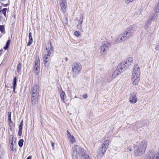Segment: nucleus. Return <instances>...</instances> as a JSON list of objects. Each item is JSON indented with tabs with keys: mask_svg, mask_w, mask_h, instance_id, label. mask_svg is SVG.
I'll use <instances>...</instances> for the list:
<instances>
[{
	"mask_svg": "<svg viewBox=\"0 0 159 159\" xmlns=\"http://www.w3.org/2000/svg\"><path fill=\"white\" fill-rule=\"evenodd\" d=\"M72 156L75 157H80L81 159H92L91 157L87 154L86 151L80 146L74 145Z\"/></svg>",
	"mask_w": 159,
	"mask_h": 159,
	"instance_id": "f257e3e1",
	"label": "nucleus"
},
{
	"mask_svg": "<svg viewBox=\"0 0 159 159\" xmlns=\"http://www.w3.org/2000/svg\"><path fill=\"white\" fill-rule=\"evenodd\" d=\"M109 143V140H105L100 147L97 153V157L98 158H101L103 156L108 148Z\"/></svg>",
	"mask_w": 159,
	"mask_h": 159,
	"instance_id": "f03ea898",
	"label": "nucleus"
},
{
	"mask_svg": "<svg viewBox=\"0 0 159 159\" xmlns=\"http://www.w3.org/2000/svg\"><path fill=\"white\" fill-rule=\"evenodd\" d=\"M82 69V66L78 62H74L72 66V72L74 76H76L80 73Z\"/></svg>",
	"mask_w": 159,
	"mask_h": 159,
	"instance_id": "7ed1b4c3",
	"label": "nucleus"
},
{
	"mask_svg": "<svg viewBox=\"0 0 159 159\" xmlns=\"http://www.w3.org/2000/svg\"><path fill=\"white\" fill-rule=\"evenodd\" d=\"M39 90L37 84H34L30 90L31 95L39 96Z\"/></svg>",
	"mask_w": 159,
	"mask_h": 159,
	"instance_id": "20e7f679",
	"label": "nucleus"
},
{
	"mask_svg": "<svg viewBox=\"0 0 159 159\" xmlns=\"http://www.w3.org/2000/svg\"><path fill=\"white\" fill-rule=\"evenodd\" d=\"M34 63V71L35 75H38L39 74L40 70V60L39 58H37L35 60Z\"/></svg>",
	"mask_w": 159,
	"mask_h": 159,
	"instance_id": "39448f33",
	"label": "nucleus"
},
{
	"mask_svg": "<svg viewBox=\"0 0 159 159\" xmlns=\"http://www.w3.org/2000/svg\"><path fill=\"white\" fill-rule=\"evenodd\" d=\"M110 46V44L107 41H104L103 43H102V45L101 46L100 48L101 52L104 53V54L106 53Z\"/></svg>",
	"mask_w": 159,
	"mask_h": 159,
	"instance_id": "423d86ee",
	"label": "nucleus"
},
{
	"mask_svg": "<svg viewBox=\"0 0 159 159\" xmlns=\"http://www.w3.org/2000/svg\"><path fill=\"white\" fill-rule=\"evenodd\" d=\"M46 50L48 56H52L53 55V50L51 43H49L47 44L46 46Z\"/></svg>",
	"mask_w": 159,
	"mask_h": 159,
	"instance_id": "0eeeda50",
	"label": "nucleus"
},
{
	"mask_svg": "<svg viewBox=\"0 0 159 159\" xmlns=\"http://www.w3.org/2000/svg\"><path fill=\"white\" fill-rule=\"evenodd\" d=\"M147 146V143L145 141H143L140 143L137 146L136 148L141 150H143L144 152Z\"/></svg>",
	"mask_w": 159,
	"mask_h": 159,
	"instance_id": "6e6552de",
	"label": "nucleus"
},
{
	"mask_svg": "<svg viewBox=\"0 0 159 159\" xmlns=\"http://www.w3.org/2000/svg\"><path fill=\"white\" fill-rule=\"evenodd\" d=\"M140 77V75H132L131 79L132 84L134 85H137L139 81Z\"/></svg>",
	"mask_w": 159,
	"mask_h": 159,
	"instance_id": "1a4fd4ad",
	"label": "nucleus"
},
{
	"mask_svg": "<svg viewBox=\"0 0 159 159\" xmlns=\"http://www.w3.org/2000/svg\"><path fill=\"white\" fill-rule=\"evenodd\" d=\"M126 39V38L123 34L122 33L118 35L116 40L115 42L116 43H121L124 42Z\"/></svg>",
	"mask_w": 159,
	"mask_h": 159,
	"instance_id": "9d476101",
	"label": "nucleus"
},
{
	"mask_svg": "<svg viewBox=\"0 0 159 159\" xmlns=\"http://www.w3.org/2000/svg\"><path fill=\"white\" fill-rule=\"evenodd\" d=\"M136 93H131L129 98V101L130 103L132 104L135 103L137 101V98L136 97Z\"/></svg>",
	"mask_w": 159,
	"mask_h": 159,
	"instance_id": "9b49d317",
	"label": "nucleus"
},
{
	"mask_svg": "<svg viewBox=\"0 0 159 159\" xmlns=\"http://www.w3.org/2000/svg\"><path fill=\"white\" fill-rule=\"evenodd\" d=\"M140 71L139 66L138 65H135L134 68L132 75H140Z\"/></svg>",
	"mask_w": 159,
	"mask_h": 159,
	"instance_id": "f8f14e48",
	"label": "nucleus"
},
{
	"mask_svg": "<svg viewBox=\"0 0 159 159\" xmlns=\"http://www.w3.org/2000/svg\"><path fill=\"white\" fill-rule=\"evenodd\" d=\"M127 68V67L123 62L120 63L117 67V69L120 72L124 71Z\"/></svg>",
	"mask_w": 159,
	"mask_h": 159,
	"instance_id": "ddd939ff",
	"label": "nucleus"
},
{
	"mask_svg": "<svg viewBox=\"0 0 159 159\" xmlns=\"http://www.w3.org/2000/svg\"><path fill=\"white\" fill-rule=\"evenodd\" d=\"M133 61V58L131 57H129L126 59L123 62L124 63L126 66L128 68V67L131 65Z\"/></svg>",
	"mask_w": 159,
	"mask_h": 159,
	"instance_id": "4468645a",
	"label": "nucleus"
},
{
	"mask_svg": "<svg viewBox=\"0 0 159 159\" xmlns=\"http://www.w3.org/2000/svg\"><path fill=\"white\" fill-rule=\"evenodd\" d=\"M39 96L31 95V101L32 104L35 105L37 102Z\"/></svg>",
	"mask_w": 159,
	"mask_h": 159,
	"instance_id": "2eb2a0df",
	"label": "nucleus"
},
{
	"mask_svg": "<svg viewBox=\"0 0 159 159\" xmlns=\"http://www.w3.org/2000/svg\"><path fill=\"white\" fill-rule=\"evenodd\" d=\"M137 27L135 25H132L129 26L127 29L133 35V34L136 31Z\"/></svg>",
	"mask_w": 159,
	"mask_h": 159,
	"instance_id": "dca6fc26",
	"label": "nucleus"
},
{
	"mask_svg": "<svg viewBox=\"0 0 159 159\" xmlns=\"http://www.w3.org/2000/svg\"><path fill=\"white\" fill-rule=\"evenodd\" d=\"M10 141H11L10 145V148L12 151H15L16 148V143L15 141L13 142L11 139H10Z\"/></svg>",
	"mask_w": 159,
	"mask_h": 159,
	"instance_id": "f3484780",
	"label": "nucleus"
},
{
	"mask_svg": "<svg viewBox=\"0 0 159 159\" xmlns=\"http://www.w3.org/2000/svg\"><path fill=\"white\" fill-rule=\"evenodd\" d=\"M143 150H140L137 148L134 151V155L135 156H139L143 154L144 152H143Z\"/></svg>",
	"mask_w": 159,
	"mask_h": 159,
	"instance_id": "a211bd4d",
	"label": "nucleus"
},
{
	"mask_svg": "<svg viewBox=\"0 0 159 159\" xmlns=\"http://www.w3.org/2000/svg\"><path fill=\"white\" fill-rule=\"evenodd\" d=\"M60 6L61 7V10L63 12H65L66 11V2H61L60 4Z\"/></svg>",
	"mask_w": 159,
	"mask_h": 159,
	"instance_id": "6ab92c4d",
	"label": "nucleus"
},
{
	"mask_svg": "<svg viewBox=\"0 0 159 159\" xmlns=\"http://www.w3.org/2000/svg\"><path fill=\"white\" fill-rule=\"evenodd\" d=\"M123 34L126 39L129 38L132 35V34L129 31H128L127 29L124 31Z\"/></svg>",
	"mask_w": 159,
	"mask_h": 159,
	"instance_id": "aec40b11",
	"label": "nucleus"
},
{
	"mask_svg": "<svg viewBox=\"0 0 159 159\" xmlns=\"http://www.w3.org/2000/svg\"><path fill=\"white\" fill-rule=\"evenodd\" d=\"M51 56H49L48 55V54L45 55L43 57L44 63L45 64H46L47 62L51 60Z\"/></svg>",
	"mask_w": 159,
	"mask_h": 159,
	"instance_id": "412c9836",
	"label": "nucleus"
},
{
	"mask_svg": "<svg viewBox=\"0 0 159 159\" xmlns=\"http://www.w3.org/2000/svg\"><path fill=\"white\" fill-rule=\"evenodd\" d=\"M121 72L117 69L115 70L112 75V77L113 78H115Z\"/></svg>",
	"mask_w": 159,
	"mask_h": 159,
	"instance_id": "4be33fe9",
	"label": "nucleus"
},
{
	"mask_svg": "<svg viewBox=\"0 0 159 159\" xmlns=\"http://www.w3.org/2000/svg\"><path fill=\"white\" fill-rule=\"evenodd\" d=\"M60 97L61 100L64 102H65V99L66 98L65 93L64 91H62L60 93Z\"/></svg>",
	"mask_w": 159,
	"mask_h": 159,
	"instance_id": "5701e85b",
	"label": "nucleus"
},
{
	"mask_svg": "<svg viewBox=\"0 0 159 159\" xmlns=\"http://www.w3.org/2000/svg\"><path fill=\"white\" fill-rule=\"evenodd\" d=\"M16 81H17V79L16 77L14 78L13 81V91L15 92V89L16 88Z\"/></svg>",
	"mask_w": 159,
	"mask_h": 159,
	"instance_id": "b1692460",
	"label": "nucleus"
},
{
	"mask_svg": "<svg viewBox=\"0 0 159 159\" xmlns=\"http://www.w3.org/2000/svg\"><path fill=\"white\" fill-rule=\"evenodd\" d=\"M155 157V155L152 153L147 157H145L144 159H154Z\"/></svg>",
	"mask_w": 159,
	"mask_h": 159,
	"instance_id": "393cba45",
	"label": "nucleus"
},
{
	"mask_svg": "<svg viewBox=\"0 0 159 159\" xmlns=\"http://www.w3.org/2000/svg\"><path fill=\"white\" fill-rule=\"evenodd\" d=\"M151 24V21L150 19H148L146 22V25L144 26L145 28L147 29L150 25Z\"/></svg>",
	"mask_w": 159,
	"mask_h": 159,
	"instance_id": "a878e982",
	"label": "nucleus"
},
{
	"mask_svg": "<svg viewBox=\"0 0 159 159\" xmlns=\"http://www.w3.org/2000/svg\"><path fill=\"white\" fill-rule=\"evenodd\" d=\"M7 10V9L6 8H5L3 9L2 10L0 11V15L2 16V15L3 14L4 15L5 17L6 16V11Z\"/></svg>",
	"mask_w": 159,
	"mask_h": 159,
	"instance_id": "bb28decb",
	"label": "nucleus"
},
{
	"mask_svg": "<svg viewBox=\"0 0 159 159\" xmlns=\"http://www.w3.org/2000/svg\"><path fill=\"white\" fill-rule=\"evenodd\" d=\"M154 11L156 13L159 12V0L157 2V4L154 7Z\"/></svg>",
	"mask_w": 159,
	"mask_h": 159,
	"instance_id": "cd10ccee",
	"label": "nucleus"
},
{
	"mask_svg": "<svg viewBox=\"0 0 159 159\" xmlns=\"http://www.w3.org/2000/svg\"><path fill=\"white\" fill-rule=\"evenodd\" d=\"M21 64L19 63L17 65V71L18 73H19L21 70Z\"/></svg>",
	"mask_w": 159,
	"mask_h": 159,
	"instance_id": "c85d7f7f",
	"label": "nucleus"
},
{
	"mask_svg": "<svg viewBox=\"0 0 159 159\" xmlns=\"http://www.w3.org/2000/svg\"><path fill=\"white\" fill-rule=\"evenodd\" d=\"M10 41L9 40H8L6 43V45L4 47L3 49L5 50H7L8 48V47L10 45Z\"/></svg>",
	"mask_w": 159,
	"mask_h": 159,
	"instance_id": "c756f323",
	"label": "nucleus"
},
{
	"mask_svg": "<svg viewBox=\"0 0 159 159\" xmlns=\"http://www.w3.org/2000/svg\"><path fill=\"white\" fill-rule=\"evenodd\" d=\"M24 140L23 139H20L18 142V145L20 147H22L23 145Z\"/></svg>",
	"mask_w": 159,
	"mask_h": 159,
	"instance_id": "7c9ffc66",
	"label": "nucleus"
},
{
	"mask_svg": "<svg viewBox=\"0 0 159 159\" xmlns=\"http://www.w3.org/2000/svg\"><path fill=\"white\" fill-rule=\"evenodd\" d=\"M70 143H71L73 144L75 142V137L73 136L71 138L69 139Z\"/></svg>",
	"mask_w": 159,
	"mask_h": 159,
	"instance_id": "2f4dec72",
	"label": "nucleus"
},
{
	"mask_svg": "<svg viewBox=\"0 0 159 159\" xmlns=\"http://www.w3.org/2000/svg\"><path fill=\"white\" fill-rule=\"evenodd\" d=\"M158 18L157 15L155 14L152 17L151 19L152 20L155 21L157 20Z\"/></svg>",
	"mask_w": 159,
	"mask_h": 159,
	"instance_id": "473e14b6",
	"label": "nucleus"
},
{
	"mask_svg": "<svg viewBox=\"0 0 159 159\" xmlns=\"http://www.w3.org/2000/svg\"><path fill=\"white\" fill-rule=\"evenodd\" d=\"M83 22V17L82 16H81L80 19H79L78 21V24L82 25Z\"/></svg>",
	"mask_w": 159,
	"mask_h": 159,
	"instance_id": "72a5a7b5",
	"label": "nucleus"
},
{
	"mask_svg": "<svg viewBox=\"0 0 159 159\" xmlns=\"http://www.w3.org/2000/svg\"><path fill=\"white\" fill-rule=\"evenodd\" d=\"M0 31L2 33H4V27L2 25H0Z\"/></svg>",
	"mask_w": 159,
	"mask_h": 159,
	"instance_id": "f704fd0d",
	"label": "nucleus"
},
{
	"mask_svg": "<svg viewBox=\"0 0 159 159\" xmlns=\"http://www.w3.org/2000/svg\"><path fill=\"white\" fill-rule=\"evenodd\" d=\"M23 125V120H22L19 126V130H22V127Z\"/></svg>",
	"mask_w": 159,
	"mask_h": 159,
	"instance_id": "c9c22d12",
	"label": "nucleus"
},
{
	"mask_svg": "<svg viewBox=\"0 0 159 159\" xmlns=\"http://www.w3.org/2000/svg\"><path fill=\"white\" fill-rule=\"evenodd\" d=\"M67 135L69 139L71 138L72 136H73L71 135L70 133L68 131H67Z\"/></svg>",
	"mask_w": 159,
	"mask_h": 159,
	"instance_id": "e433bc0d",
	"label": "nucleus"
},
{
	"mask_svg": "<svg viewBox=\"0 0 159 159\" xmlns=\"http://www.w3.org/2000/svg\"><path fill=\"white\" fill-rule=\"evenodd\" d=\"M74 34L75 35V36L77 37H78L80 35V33H79V32L78 31H75L74 32Z\"/></svg>",
	"mask_w": 159,
	"mask_h": 159,
	"instance_id": "4c0bfd02",
	"label": "nucleus"
},
{
	"mask_svg": "<svg viewBox=\"0 0 159 159\" xmlns=\"http://www.w3.org/2000/svg\"><path fill=\"white\" fill-rule=\"evenodd\" d=\"M77 28L78 29H79L80 30H81L82 28V25L78 24L77 25Z\"/></svg>",
	"mask_w": 159,
	"mask_h": 159,
	"instance_id": "58836bf2",
	"label": "nucleus"
},
{
	"mask_svg": "<svg viewBox=\"0 0 159 159\" xmlns=\"http://www.w3.org/2000/svg\"><path fill=\"white\" fill-rule=\"evenodd\" d=\"M33 41L30 40H29L28 43L27 44V46H30L32 44Z\"/></svg>",
	"mask_w": 159,
	"mask_h": 159,
	"instance_id": "ea45409f",
	"label": "nucleus"
},
{
	"mask_svg": "<svg viewBox=\"0 0 159 159\" xmlns=\"http://www.w3.org/2000/svg\"><path fill=\"white\" fill-rule=\"evenodd\" d=\"M155 49L156 51H159V44L157 45L155 47Z\"/></svg>",
	"mask_w": 159,
	"mask_h": 159,
	"instance_id": "a19ab883",
	"label": "nucleus"
},
{
	"mask_svg": "<svg viewBox=\"0 0 159 159\" xmlns=\"http://www.w3.org/2000/svg\"><path fill=\"white\" fill-rule=\"evenodd\" d=\"M9 123L10 125L13 124L11 120V117L8 118Z\"/></svg>",
	"mask_w": 159,
	"mask_h": 159,
	"instance_id": "79ce46f5",
	"label": "nucleus"
},
{
	"mask_svg": "<svg viewBox=\"0 0 159 159\" xmlns=\"http://www.w3.org/2000/svg\"><path fill=\"white\" fill-rule=\"evenodd\" d=\"M22 130H19L18 133V135L19 136H21L22 134Z\"/></svg>",
	"mask_w": 159,
	"mask_h": 159,
	"instance_id": "37998d69",
	"label": "nucleus"
},
{
	"mask_svg": "<svg viewBox=\"0 0 159 159\" xmlns=\"http://www.w3.org/2000/svg\"><path fill=\"white\" fill-rule=\"evenodd\" d=\"M130 2H131V1H130L129 0H125V3L126 4H128Z\"/></svg>",
	"mask_w": 159,
	"mask_h": 159,
	"instance_id": "c03bdc74",
	"label": "nucleus"
},
{
	"mask_svg": "<svg viewBox=\"0 0 159 159\" xmlns=\"http://www.w3.org/2000/svg\"><path fill=\"white\" fill-rule=\"evenodd\" d=\"M87 94H85L83 95V98L84 99L86 98H87Z\"/></svg>",
	"mask_w": 159,
	"mask_h": 159,
	"instance_id": "a18cd8bd",
	"label": "nucleus"
},
{
	"mask_svg": "<svg viewBox=\"0 0 159 159\" xmlns=\"http://www.w3.org/2000/svg\"><path fill=\"white\" fill-rule=\"evenodd\" d=\"M156 159H159V152L157 153V155L156 156Z\"/></svg>",
	"mask_w": 159,
	"mask_h": 159,
	"instance_id": "49530a36",
	"label": "nucleus"
},
{
	"mask_svg": "<svg viewBox=\"0 0 159 159\" xmlns=\"http://www.w3.org/2000/svg\"><path fill=\"white\" fill-rule=\"evenodd\" d=\"M8 118H9V117H11V112H8Z\"/></svg>",
	"mask_w": 159,
	"mask_h": 159,
	"instance_id": "de8ad7c7",
	"label": "nucleus"
},
{
	"mask_svg": "<svg viewBox=\"0 0 159 159\" xmlns=\"http://www.w3.org/2000/svg\"><path fill=\"white\" fill-rule=\"evenodd\" d=\"M29 40L33 41V39L32 36L29 37Z\"/></svg>",
	"mask_w": 159,
	"mask_h": 159,
	"instance_id": "09e8293b",
	"label": "nucleus"
},
{
	"mask_svg": "<svg viewBox=\"0 0 159 159\" xmlns=\"http://www.w3.org/2000/svg\"><path fill=\"white\" fill-rule=\"evenodd\" d=\"M32 36V34L30 32L29 33V37H31Z\"/></svg>",
	"mask_w": 159,
	"mask_h": 159,
	"instance_id": "8fccbe9b",
	"label": "nucleus"
},
{
	"mask_svg": "<svg viewBox=\"0 0 159 159\" xmlns=\"http://www.w3.org/2000/svg\"><path fill=\"white\" fill-rule=\"evenodd\" d=\"M54 143L53 142L51 143V145L53 148H54Z\"/></svg>",
	"mask_w": 159,
	"mask_h": 159,
	"instance_id": "3c124183",
	"label": "nucleus"
},
{
	"mask_svg": "<svg viewBox=\"0 0 159 159\" xmlns=\"http://www.w3.org/2000/svg\"><path fill=\"white\" fill-rule=\"evenodd\" d=\"M72 158L73 159H78V157H75L73 156H72Z\"/></svg>",
	"mask_w": 159,
	"mask_h": 159,
	"instance_id": "603ef678",
	"label": "nucleus"
},
{
	"mask_svg": "<svg viewBox=\"0 0 159 159\" xmlns=\"http://www.w3.org/2000/svg\"><path fill=\"white\" fill-rule=\"evenodd\" d=\"M31 159V157L29 156L26 159Z\"/></svg>",
	"mask_w": 159,
	"mask_h": 159,
	"instance_id": "864d4df0",
	"label": "nucleus"
},
{
	"mask_svg": "<svg viewBox=\"0 0 159 159\" xmlns=\"http://www.w3.org/2000/svg\"><path fill=\"white\" fill-rule=\"evenodd\" d=\"M2 50H0V56L2 55Z\"/></svg>",
	"mask_w": 159,
	"mask_h": 159,
	"instance_id": "5fc2aeb1",
	"label": "nucleus"
},
{
	"mask_svg": "<svg viewBox=\"0 0 159 159\" xmlns=\"http://www.w3.org/2000/svg\"><path fill=\"white\" fill-rule=\"evenodd\" d=\"M65 61H68V59L67 58V57H66L65 58Z\"/></svg>",
	"mask_w": 159,
	"mask_h": 159,
	"instance_id": "6e6d98bb",
	"label": "nucleus"
},
{
	"mask_svg": "<svg viewBox=\"0 0 159 159\" xmlns=\"http://www.w3.org/2000/svg\"><path fill=\"white\" fill-rule=\"evenodd\" d=\"M64 1V2H66V0H61V2H63Z\"/></svg>",
	"mask_w": 159,
	"mask_h": 159,
	"instance_id": "4d7b16f0",
	"label": "nucleus"
},
{
	"mask_svg": "<svg viewBox=\"0 0 159 159\" xmlns=\"http://www.w3.org/2000/svg\"><path fill=\"white\" fill-rule=\"evenodd\" d=\"M2 19V16H1V15H0V21Z\"/></svg>",
	"mask_w": 159,
	"mask_h": 159,
	"instance_id": "13d9d810",
	"label": "nucleus"
},
{
	"mask_svg": "<svg viewBox=\"0 0 159 159\" xmlns=\"http://www.w3.org/2000/svg\"><path fill=\"white\" fill-rule=\"evenodd\" d=\"M13 135H11L10 136V138H12V139H13Z\"/></svg>",
	"mask_w": 159,
	"mask_h": 159,
	"instance_id": "bf43d9fd",
	"label": "nucleus"
},
{
	"mask_svg": "<svg viewBox=\"0 0 159 159\" xmlns=\"http://www.w3.org/2000/svg\"><path fill=\"white\" fill-rule=\"evenodd\" d=\"M26 1V0H22V1L24 3H25V2Z\"/></svg>",
	"mask_w": 159,
	"mask_h": 159,
	"instance_id": "052dcab7",
	"label": "nucleus"
},
{
	"mask_svg": "<svg viewBox=\"0 0 159 159\" xmlns=\"http://www.w3.org/2000/svg\"><path fill=\"white\" fill-rule=\"evenodd\" d=\"M128 150H129L130 152L131 151V149H129L128 148Z\"/></svg>",
	"mask_w": 159,
	"mask_h": 159,
	"instance_id": "680f3d73",
	"label": "nucleus"
},
{
	"mask_svg": "<svg viewBox=\"0 0 159 159\" xmlns=\"http://www.w3.org/2000/svg\"><path fill=\"white\" fill-rule=\"evenodd\" d=\"M130 1H131V2H132L134 0H129Z\"/></svg>",
	"mask_w": 159,
	"mask_h": 159,
	"instance_id": "e2e57ef3",
	"label": "nucleus"
},
{
	"mask_svg": "<svg viewBox=\"0 0 159 159\" xmlns=\"http://www.w3.org/2000/svg\"><path fill=\"white\" fill-rule=\"evenodd\" d=\"M112 79H111V80H110V81H108V82H110L112 80Z\"/></svg>",
	"mask_w": 159,
	"mask_h": 159,
	"instance_id": "0e129e2a",
	"label": "nucleus"
},
{
	"mask_svg": "<svg viewBox=\"0 0 159 159\" xmlns=\"http://www.w3.org/2000/svg\"><path fill=\"white\" fill-rule=\"evenodd\" d=\"M66 20L67 21V19L66 17Z\"/></svg>",
	"mask_w": 159,
	"mask_h": 159,
	"instance_id": "69168bd1",
	"label": "nucleus"
},
{
	"mask_svg": "<svg viewBox=\"0 0 159 159\" xmlns=\"http://www.w3.org/2000/svg\"><path fill=\"white\" fill-rule=\"evenodd\" d=\"M1 159V156H0V159Z\"/></svg>",
	"mask_w": 159,
	"mask_h": 159,
	"instance_id": "338daca9",
	"label": "nucleus"
}]
</instances>
